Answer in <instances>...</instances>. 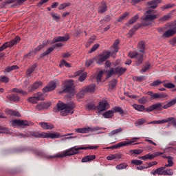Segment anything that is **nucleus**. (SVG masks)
<instances>
[{
	"label": "nucleus",
	"instance_id": "obj_1",
	"mask_svg": "<svg viewBox=\"0 0 176 176\" xmlns=\"http://www.w3.org/2000/svg\"><path fill=\"white\" fill-rule=\"evenodd\" d=\"M153 12V10H148L145 13V16L142 18V23H138L135 25L132 29H131L129 32V35L130 36H133L134 35V33L138 28H140L142 25H144V27H146L148 25H151L152 24V21L153 20H156L157 19V14H152Z\"/></svg>",
	"mask_w": 176,
	"mask_h": 176
},
{
	"label": "nucleus",
	"instance_id": "obj_2",
	"mask_svg": "<svg viewBox=\"0 0 176 176\" xmlns=\"http://www.w3.org/2000/svg\"><path fill=\"white\" fill-rule=\"evenodd\" d=\"M98 148V146H88L85 147H78L74 146L68 149L63 153L57 154L54 156H48L47 159H54V157H66V156H72L74 155H78L79 153V151H86L87 149H97Z\"/></svg>",
	"mask_w": 176,
	"mask_h": 176
},
{
	"label": "nucleus",
	"instance_id": "obj_3",
	"mask_svg": "<svg viewBox=\"0 0 176 176\" xmlns=\"http://www.w3.org/2000/svg\"><path fill=\"white\" fill-rule=\"evenodd\" d=\"M75 108V104L71 102L65 104L64 102H60L56 104V107L54 108V112H58L61 111L60 115L62 116H67L68 113H74V109Z\"/></svg>",
	"mask_w": 176,
	"mask_h": 176
},
{
	"label": "nucleus",
	"instance_id": "obj_4",
	"mask_svg": "<svg viewBox=\"0 0 176 176\" xmlns=\"http://www.w3.org/2000/svg\"><path fill=\"white\" fill-rule=\"evenodd\" d=\"M118 113L119 115H127V111H124L120 107H114L113 110H109L102 113L104 119H111L113 118V113Z\"/></svg>",
	"mask_w": 176,
	"mask_h": 176
},
{
	"label": "nucleus",
	"instance_id": "obj_5",
	"mask_svg": "<svg viewBox=\"0 0 176 176\" xmlns=\"http://www.w3.org/2000/svg\"><path fill=\"white\" fill-rule=\"evenodd\" d=\"M127 71V69L121 66H118L115 68L111 67L107 71V78H111L112 75H118V76H122L124 72Z\"/></svg>",
	"mask_w": 176,
	"mask_h": 176
},
{
	"label": "nucleus",
	"instance_id": "obj_6",
	"mask_svg": "<svg viewBox=\"0 0 176 176\" xmlns=\"http://www.w3.org/2000/svg\"><path fill=\"white\" fill-rule=\"evenodd\" d=\"M129 58H135V64L138 67L144 62V54L137 52L130 51L128 54Z\"/></svg>",
	"mask_w": 176,
	"mask_h": 176
},
{
	"label": "nucleus",
	"instance_id": "obj_7",
	"mask_svg": "<svg viewBox=\"0 0 176 176\" xmlns=\"http://www.w3.org/2000/svg\"><path fill=\"white\" fill-rule=\"evenodd\" d=\"M109 57H111V52L107 51L99 54L98 57H95L94 60L96 61V64H98V65H102L104 62L107 61Z\"/></svg>",
	"mask_w": 176,
	"mask_h": 176
},
{
	"label": "nucleus",
	"instance_id": "obj_8",
	"mask_svg": "<svg viewBox=\"0 0 176 176\" xmlns=\"http://www.w3.org/2000/svg\"><path fill=\"white\" fill-rule=\"evenodd\" d=\"M137 140H140V138H133L129 142H121L118 144L111 146L107 148V149H118V148H122V146H128V145L133 144V142H137Z\"/></svg>",
	"mask_w": 176,
	"mask_h": 176
},
{
	"label": "nucleus",
	"instance_id": "obj_9",
	"mask_svg": "<svg viewBox=\"0 0 176 176\" xmlns=\"http://www.w3.org/2000/svg\"><path fill=\"white\" fill-rule=\"evenodd\" d=\"M20 41H21L20 36H16V38L11 40L10 41L3 43L1 47H0V52H3V50H5V49H8V47H12V46H14V45H17Z\"/></svg>",
	"mask_w": 176,
	"mask_h": 176
},
{
	"label": "nucleus",
	"instance_id": "obj_10",
	"mask_svg": "<svg viewBox=\"0 0 176 176\" xmlns=\"http://www.w3.org/2000/svg\"><path fill=\"white\" fill-rule=\"evenodd\" d=\"M107 130V128H100V126L95 127H87V128H78L75 129L76 133H78L80 134H87V133H90V131H98V130Z\"/></svg>",
	"mask_w": 176,
	"mask_h": 176
},
{
	"label": "nucleus",
	"instance_id": "obj_11",
	"mask_svg": "<svg viewBox=\"0 0 176 176\" xmlns=\"http://www.w3.org/2000/svg\"><path fill=\"white\" fill-rule=\"evenodd\" d=\"M95 90H96V85L94 84H91L86 87H83L81 89L80 97H83V96H85V94H86L87 93H94Z\"/></svg>",
	"mask_w": 176,
	"mask_h": 176
},
{
	"label": "nucleus",
	"instance_id": "obj_12",
	"mask_svg": "<svg viewBox=\"0 0 176 176\" xmlns=\"http://www.w3.org/2000/svg\"><path fill=\"white\" fill-rule=\"evenodd\" d=\"M109 103L107 102V100H103L99 102L98 105L97 106V109L100 113V112H104V111H107V109H109Z\"/></svg>",
	"mask_w": 176,
	"mask_h": 176
},
{
	"label": "nucleus",
	"instance_id": "obj_13",
	"mask_svg": "<svg viewBox=\"0 0 176 176\" xmlns=\"http://www.w3.org/2000/svg\"><path fill=\"white\" fill-rule=\"evenodd\" d=\"M163 109V103H155L146 108V112H152L153 111H162Z\"/></svg>",
	"mask_w": 176,
	"mask_h": 176
},
{
	"label": "nucleus",
	"instance_id": "obj_14",
	"mask_svg": "<svg viewBox=\"0 0 176 176\" xmlns=\"http://www.w3.org/2000/svg\"><path fill=\"white\" fill-rule=\"evenodd\" d=\"M32 123L29 122L27 120H14L12 121V126H19L21 127H27V126H31Z\"/></svg>",
	"mask_w": 176,
	"mask_h": 176
},
{
	"label": "nucleus",
	"instance_id": "obj_15",
	"mask_svg": "<svg viewBox=\"0 0 176 176\" xmlns=\"http://www.w3.org/2000/svg\"><path fill=\"white\" fill-rule=\"evenodd\" d=\"M72 86H74V81L72 80L67 81L65 82L63 89L60 91V93H69V91L72 90Z\"/></svg>",
	"mask_w": 176,
	"mask_h": 176
},
{
	"label": "nucleus",
	"instance_id": "obj_16",
	"mask_svg": "<svg viewBox=\"0 0 176 176\" xmlns=\"http://www.w3.org/2000/svg\"><path fill=\"white\" fill-rule=\"evenodd\" d=\"M57 84L54 81H51L43 89V93H47L48 91H53L56 89Z\"/></svg>",
	"mask_w": 176,
	"mask_h": 176
},
{
	"label": "nucleus",
	"instance_id": "obj_17",
	"mask_svg": "<svg viewBox=\"0 0 176 176\" xmlns=\"http://www.w3.org/2000/svg\"><path fill=\"white\" fill-rule=\"evenodd\" d=\"M147 94L148 96H150L151 100H156L157 98H166V97H167V95H166V94H157L153 93L152 91H148Z\"/></svg>",
	"mask_w": 176,
	"mask_h": 176
},
{
	"label": "nucleus",
	"instance_id": "obj_18",
	"mask_svg": "<svg viewBox=\"0 0 176 176\" xmlns=\"http://www.w3.org/2000/svg\"><path fill=\"white\" fill-rule=\"evenodd\" d=\"M28 0H6L3 3V5H9L10 3H14L13 6H20L23 5L24 2H27Z\"/></svg>",
	"mask_w": 176,
	"mask_h": 176
},
{
	"label": "nucleus",
	"instance_id": "obj_19",
	"mask_svg": "<svg viewBox=\"0 0 176 176\" xmlns=\"http://www.w3.org/2000/svg\"><path fill=\"white\" fill-rule=\"evenodd\" d=\"M69 39V36L67 34L65 36H57L53 38V43H57L58 42H67Z\"/></svg>",
	"mask_w": 176,
	"mask_h": 176
},
{
	"label": "nucleus",
	"instance_id": "obj_20",
	"mask_svg": "<svg viewBox=\"0 0 176 176\" xmlns=\"http://www.w3.org/2000/svg\"><path fill=\"white\" fill-rule=\"evenodd\" d=\"M39 126H41L43 130H52V129H54V125L49 122H39Z\"/></svg>",
	"mask_w": 176,
	"mask_h": 176
},
{
	"label": "nucleus",
	"instance_id": "obj_21",
	"mask_svg": "<svg viewBox=\"0 0 176 176\" xmlns=\"http://www.w3.org/2000/svg\"><path fill=\"white\" fill-rule=\"evenodd\" d=\"M7 98L10 101H14V102H19V101H20V97L16 94H12L7 96Z\"/></svg>",
	"mask_w": 176,
	"mask_h": 176
},
{
	"label": "nucleus",
	"instance_id": "obj_22",
	"mask_svg": "<svg viewBox=\"0 0 176 176\" xmlns=\"http://www.w3.org/2000/svg\"><path fill=\"white\" fill-rule=\"evenodd\" d=\"M161 1L162 0H153L148 1L147 4L148 5L150 9H156V8H157V5L160 3Z\"/></svg>",
	"mask_w": 176,
	"mask_h": 176
},
{
	"label": "nucleus",
	"instance_id": "obj_23",
	"mask_svg": "<svg viewBox=\"0 0 176 176\" xmlns=\"http://www.w3.org/2000/svg\"><path fill=\"white\" fill-rule=\"evenodd\" d=\"M140 19V15L138 14H135L133 16L128 23H126V27H130V25H133L135 23H137V21Z\"/></svg>",
	"mask_w": 176,
	"mask_h": 176
},
{
	"label": "nucleus",
	"instance_id": "obj_24",
	"mask_svg": "<svg viewBox=\"0 0 176 176\" xmlns=\"http://www.w3.org/2000/svg\"><path fill=\"white\" fill-rule=\"evenodd\" d=\"M42 86V82L41 81H36L33 85L29 87V91L32 92L34 90H36L39 87Z\"/></svg>",
	"mask_w": 176,
	"mask_h": 176
},
{
	"label": "nucleus",
	"instance_id": "obj_25",
	"mask_svg": "<svg viewBox=\"0 0 176 176\" xmlns=\"http://www.w3.org/2000/svg\"><path fill=\"white\" fill-rule=\"evenodd\" d=\"M166 168L164 166L160 167L157 168L154 172H151V174H153V175H156L157 174L158 175H164V169Z\"/></svg>",
	"mask_w": 176,
	"mask_h": 176
},
{
	"label": "nucleus",
	"instance_id": "obj_26",
	"mask_svg": "<svg viewBox=\"0 0 176 176\" xmlns=\"http://www.w3.org/2000/svg\"><path fill=\"white\" fill-rule=\"evenodd\" d=\"M96 159V155H87L81 160L82 163H87V162H91L92 160H94Z\"/></svg>",
	"mask_w": 176,
	"mask_h": 176
},
{
	"label": "nucleus",
	"instance_id": "obj_27",
	"mask_svg": "<svg viewBox=\"0 0 176 176\" xmlns=\"http://www.w3.org/2000/svg\"><path fill=\"white\" fill-rule=\"evenodd\" d=\"M43 138H60V134L58 133H44Z\"/></svg>",
	"mask_w": 176,
	"mask_h": 176
},
{
	"label": "nucleus",
	"instance_id": "obj_28",
	"mask_svg": "<svg viewBox=\"0 0 176 176\" xmlns=\"http://www.w3.org/2000/svg\"><path fill=\"white\" fill-rule=\"evenodd\" d=\"M153 157L154 156L152 154L148 153L144 156L138 157V159H140L141 160H144V162H146V160H153Z\"/></svg>",
	"mask_w": 176,
	"mask_h": 176
},
{
	"label": "nucleus",
	"instance_id": "obj_29",
	"mask_svg": "<svg viewBox=\"0 0 176 176\" xmlns=\"http://www.w3.org/2000/svg\"><path fill=\"white\" fill-rule=\"evenodd\" d=\"M6 113L7 115H10L11 116H16L17 118H20V113L15 110L8 109L6 110Z\"/></svg>",
	"mask_w": 176,
	"mask_h": 176
},
{
	"label": "nucleus",
	"instance_id": "obj_30",
	"mask_svg": "<svg viewBox=\"0 0 176 176\" xmlns=\"http://www.w3.org/2000/svg\"><path fill=\"white\" fill-rule=\"evenodd\" d=\"M176 104V99H173L170 102H168L166 104L162 106V109H168V108H170L173 105Z\"/></svg>",
	"mask_w": 176,
	"mask_h": 176
},
{
	"label": "nucleus",
	"instance_id": "obj_31",
	"mask_svg": "<svg viewBox=\"0 0 176 176\" xmlns=\"http://www.w3.org/2000/svg\"><path fill=\"white\" fill-rule=\"evenodd\" d=\"M133 107L134 109H135L136 111H139V112H143V111H146V109H145V106L144 105L134 104Z\"/></svg>",
	"mask_w": 176,
	"mask_h": 176
},
{
	"label": "nucleus",
	"instance_id": "obj_32",
	"mask_svg": "<svg viewBox=\"0 0 176 176\" xmlns=\"http://www.w3.org/2000/svg\"><path fill=\"white\" fill-rule=\"evenodd\" d=\"M123 131V128H118L117 129L111 131L108 133L109 137H113V135H116V134H119V133H122Z\"/></svg>",
	"mask_w": 176,
	"mask_h": 176
},
{
	"label": "nucleus",
	"instance_id": "obj_33",
	"mask_svg": "<svg viewBox=\"0 0 176 176\" xmlns=\"http://www.w3.org/2000/svg\"><path fill=\"white\" fill-rule=\"evenodd\" d=\"M107 6L105 3H102L101 6L98 8V12L99 13H105L107 10Z\"/></svg>",
	"mask_w": 176,
	"mask_h": 176
},
{
	"label": "nucleus",
	"instance_id": "obj_34",
	"mask_svg": "<svg viewBox=\"0 0 176 176\" xmlns=\"http://www.w3.org/2000/svg\"><path fill=\"white\" fill-rule=\"evenodd\" d=\"M54 47L53 46L50 47L45 52L41 54L40 55V57L43 58V57H45V56H49V54H50V53H52V52H54Z\"/></svg>",
	"mask_w": 176,
	"mask_h": 176
},
{
	"label": "nucleus",
	"instance_id": "obj_35",
	"mask_svg": "<svg viewBox=\"0 0 176 176\" xmlns=\"http://www.w3.org/2000/svg\"><path fill=\"white\" fill-rule=\"evenodd\" d=\"M167 159L168 164H165L164 168H166V167H173V166H174V162L173 161V159H174V157L171 156H168Z\"/></svg>",
	"mask_w": 176,
	"mask_h": 176
},
{
	"label": "nucleus",
	"instance_id": "obj_36",
	"mask_svg": "<svg viewBox=\"0 0 176 176\" xmlns=\"http://www.w3.org/2000/svg\"><path fill=\"white\" fill-rule=\"evenodd\" d=\"M138 49L140 52V53H144L145 52V42L140 41L138 43Z\"/></svg>",
	"mask_w": 176,
	"mask_h": 176
},
{
	"label": "nucleus",
	"instance_id": "obj_37",
	"mask_svg": "<svg viewBox=\"0 0 176 176\" xmlns=\"http://www.w3.org/2000/svg\"><path fill=\"white\" fill-rule=\"evenodd\" d=\"M118 83V80L116 79H113L109 82V87L110 90H113L114 87H116V84Z\"/></svg>",
	"mask_w": 176,
	"mask_h": 176
},
{
	"label": "nucleus",
	"instance_id": "obj_38",
	"mask_svg": "<svg viewBox=\"0 0 176 176\" xmlns=\"http://www.w3.org/2000/svg\"><path fill=\"white\" fill-rule=\"evenodd\" d=\"M36 68V64L33 65L32 67H30L29 69H27L26 75L28 76L31 75L32 74V72H34V71H35Z\"/></svg>",
	"mask_w": 176,
	"mask_h": 176
},
{
	"label": "nucleus",
	"instance_id": "obj_39",
	"mask_svg": "<svg viewBox=\"0 0 176 176\" xmlns=\"http://www.w3.org/2000/svg\"><path fill=\"white\" fill-rule=\"evenodd\" d=\"M50 105H52V103L50 102H47V103H43L41 104H38L36 106L37 109H42V108H49V107H50Z\"/></svg>",
	"mask_w": 176,
	"mask_h": 176
},
{
	"label": "nucleus",
	"instance_id": "obj_40",
	"mask_svg": "<svg viewBox=\"0 0 176 176\" xmlns=\"http://www.w3.org/2000/svg\"><path fill=\"white\" fill-rule=\"evenodd\" d=\"M34 97L36 98V100H37V101H43V100H45L43 98V94H42L41 92H38L35 94Z\"/></svg>",
	"mask_w": 176,
	"mask_h": 176
},
{
	"label": "nucleus",
	"instance_id": "obj_41",
	"mask_svg": "<svg viewBox=\"0 0 176 176\" xmlns=\"http://www.w3.org/2000/svg\"><path fill=\"white\" fill-rule=\"evenodd\" d=\"M11 91H12V93H19V94H22L23 96H26L27 94V91L19 89L17 88H13Z\"/></svg>",
	"mask_w": 176,
	"mask_h": 176
},
{
	"label": "nucleus",
	"instance_id": "obj_42",
	"mask_svg": "<svg viewBox=\"0 0 176 176\" xmlns=\"http://www.w3.org/2000/svg\"><path fill=\"white\" fill-rule=\"evenodd\" d=\"M171 13H168V14L164 15V16L160 19V21H168V20L171 19Z\"/></svg>",
	"mask_w": 176,
	"mask_h": 176
},
{
	"label": "nucleus",
	"instance_id": "obj_43",
	"mask_svg": "<svg viewBox=\"0 0 176 176\" xmlns=\"http://www.w3.org/2000/svg\"><path fill=\"white\" fill-rule=\"evenodd\" d=\"M176 122V118L173 117H169L166 118V123H169L170 124L175 125Z\"/></svg>",
	"mask_w": 176,
	"mask_h": 176
},
{
	"label": "nucleus",
	"instance_id": "obj_44",
	"mask_svg": "<svg viewBox=\"0 0 176 176\" xmlns=\"http://www.w3.org/2000/svg\"><path fill=\"white\" fill-rule=\"evenodd\" d=\"M149 68H151V64L149 63H146L143 66L141 70V72L142 73L146 72L148 69H149Z\"/></svg>",
	"mask_w": 176,
	"mask_h": 176
},
{
	"label": "nucleus",
	"instance_id": "obj_45",
	"mask_svg": "<svg viewBox=\"0 0 176 176\" xmlns=\"http://www.w3.org/2000/svg\"><path fill=\"white\" fill-rule=\"evenodd\" d=\"M127 16H129V12H125L118 18V21L119 23H122V21H123V20H124Z\"/></svg>",
	"mask_w": 176,
	"mask_h": 176
},
{
	"label": "nucleus",
	"instance_id": "obj_46",
	"mask_svg": "<svg viewBox=\"0 0 176 176\" xmlns=\"http://www.w3.org/2000/svg\"><path fill=\"white\" fill-rule=\"evenodd\" d=\"M129 165L126 163H122L119 165H117L116 166V168H117V170H124V168H126Z\"/></svg>",
	"mask_w": 176,
	"mask_h": 176
},
{
	"label": "nucleus",
	"instance_id": "obj_47",
	"mask_svg": "<svg viewBox=\"0 0 176 176\" xmlns=\"http://www.w3.org/2000/svg\"><path fill=\"white\" fill-rule=\"evenodd\" d=\"M142 153V150L141 149H134V150H130L129 151V153H131V155H141V153Z\"/></svg>",
	"mask_w": 176,
	"mask_h": 176
},
{
	"label": "nucleus",
	"instance_id": "obj_48",
	"mask_svg": "<svg viewBox=\"0 0 176 176\" xmlns=\"http://www.w3.org/2000/svg\"><path fill=\"white\" fill-rule=\"evenodd\" d=\"M145 123V120H144L143 118L138 120L135 123V126H136V127H140V126H142V124H144Z\"/></svg>",
	"mask_w": 176,
	"mask_h": 176
},
{
	"label": "nucleus",
	"instance_id": "obj_49",
	"mask_svg": "<svg viewBox=\"0 0 176 176\" xmlns=\"http://www.w3.org/2000/svg\"><path fill=\"white\" fill-rule=\"evenodd\" d=\"M67 6H71V3H62L59 6L58 10H63L65 9V8H67Z\"/></svg>",
	"mask_w": 176,
	"mask_h": 176
},
{
	"label": "nucleus",
	"instance_id": "obj_50",
	"mask_svg": "<svg viewBox=\"0 0 176 176\" xmlns=\"http://www.w3.org/2000/svg\"><path fill=\"white\" fill-rule=\"evenodd\" d=\"M118 45H119V40H116V41L114 42V44H113L114 50H113V53H118V52L119 51Z\"/></svg>",
	"mask_w": 176,
	"mask_h": 176
},
{
	"label": "nucleus",
	"instance_id": "obj_51",
	"mask_svg": "<svg viewBox=\"0 0 176 176\" xmlns=\"http://www.w3.org/2000/svg\"><path fill=\"white\" fill-rule=\"evenodd\" d=\"M103 74H104V72H102V71L99 72V73L98 74V75L96 76V80H97L98 83H100V82H101V80L102 79Z\"/></svg>",
	"mask_w": 176,
	"mask_h": 176
},
{
	"label": "nucleus",
	"instance_id": "obj_52",
	"mask_svg": "<svg viewBox=\"0 0 176 176\" xmlns=\"http://www.w3.org/2000/svg\"><path fill=\"white\" fill-rule=\"evenodd\" d=\"M87 109L90 111V110H93V109H97V106H96V104H94V103H89L87 105Z\"/></svg>",
	"mask_w": 176,
	"mask_h": 176
},
{
	"label": "nucleus",
	"instance_id": "obj_53",
	"mask_svg": "<svg viewBox=\"0 0 176 176\" xmlns=\"http://www.w3.org/2000/svg\"><path fill=\"white\" fill-rule=\"evenodd\" d=\"M32 135H33V137H36V138H43V137H45V134H41L38 132H33Z\"/></svg>",
	"mask_w": 176,
	"mask_h": 176
},
{
	"label": "nucleus",
	"instance_id": "obj_54",
	"mask_svg": "<svg viewBox=\"0 0 176 176\" xmlns=\"http://www.w3.org/2000/svg\"><path fill=\"white\" fill-rule=\"evenodd\" d=\"M142 164V161L140 160H131V164H134L135 166H141Z\"/></svg>",
	"mask_w": 176,
	"mask_h": 176
},
{
	"label": "nucleus",
	"instance_id": "obj_55",
	"mask_svg": "<svg viewBox=\"0 0 176 176\" xmlns=\"http://www.w3.org/2000/svg\"><path fill=\"white\" fill-rule=\"evenodd\" d=\"M164 175H174V170L171 168L167 169L166 170H164Z\"/></svg>",
	"mask_w": 176,
	"mask_h": 176
},
{
	"label": "nucleus",
	"instance_id": "obj_56",
	"mask_svg": "<svg viewBox=\"0 0 176 176\" xmlns=\"http://www.w3.org/2000/svg\"><path fill=\"white\" fill-rule=\"evenodd\" d=\"M94 61H96V59H94V58L86 60L85 66L86 67H90L91 65V64H93V63H94Z\"/></svg>",
	"mask_w": 176,
	"mask_h": 176
},
{
	"label": "nucleus",
	"instance_id": "obj_57",
	"mask_svg": "<svg viewBox=\"0 0 176 176\" xmlns=\"http://www.w3.org/2000/svg\"><path fill=\"white\" fill-rule=\"evenodd\" d=\"M86 78H87V73H83L79 76L78 80L80 82H83Z\"/></svg>",
	"mask_w": 176,
	"mask_h": 176
},
{
	"label": "nucleus",
	"instance_id": "obj_58",
	"mask_svg": "<svg viewBox=\"0 0 176 176\" xmlns=\"http://www.w3.org/2000/svg\"><path fill=\"white\" fill-rule=\"evenodd\" d=\"M0 82L3 83H8L9 82V78L8 76H0Z\"/></svg>",
	"mask_w": 176,
	"mask_h": 176
},
{
	"label": "nucleus",
	"instance_id": "obj_59",
	"mask_svg": "<svg viewBox=\"0 0 176 176\" xmlns=\"http://www.w3.org/2000/svg\"><path fill=\"white\" fill-rule=\"evenodd\" d=\"M174 7V4L172 3H168L165 6H163L161 9H162V10H164L166 9H171V8Z\"/></svg>",
	"mask_w": 176,
	"mask_h": 176
},
{
	"label": "nucleus",
	"instance_id": "obj_60",
	"mask_svg": "<svg viewBox=\"0 0 176 176\" xmlns=\"http://www.w3.org/2000/svg\"><path fill=\"white\" fill-rule=\"evenodd\" d=\"M28 101L31 102V104H36V102H38L36 98L34 96L29 98Z\"/></svg>",
	"mask_w": 176,
	"mask_h": 176
},
{
	"label": "nucleus",
	"instance_id": "obj_61",
	"mask_svg": "<svg viewBox=\"0 0 176 176\" xmlns=\"http://www.w3.org/2000/svg\"><path fill=\"white\" fill-rule=\"evenodd\" d=\"M63 65H65V67H66L67 68H69V67H71L69 63H67V61H65L64 60H61L60 64V67H61Z\"/></svg>",
	"mask_w": 176,
	"mask_h": 176
},
{
	"label": "nucleus",
	"instance_id": "obj_62",
	"mask_svg": "<svg viewBox=\"0 0 176 176\" xmlns=\"http://www.w3.org/2000/svg\"><path fill=\"white\" fill-rule=\"evenodd\" d=\"M100 47V44H95L94 46L91 47V50L89 51V53H93L94 52H96Z\"/></svg>",
	"mask_w": 176,
	"mask_h": 176
},
{
	"label": "nucleus",
	"instance_id": "obj_63",
	"mask_svg": "<svg viewBox=\"0 0 176 176\" xmlns=\"http://www.w3.org/2000/svg\"><path fill=\"white\" fill-rule=\"evenodd\" d=\"M148 100H146V98L142 97L138 100L139 104H146V102Z\"/></svg>",
	"mask_w": 176,
	"mask_h": 176
},
{
	"label": "nucleus",
	"instance_id": "obj_64",
	"mask_svg": "<svg viewBox=\"0 0 176 176\" xmlns=\"http://www.w3.org/2000/svg\"><path fill=\"white\" fill-rule=\"evenodd\" d=\"M162 81L157 80L153 81L152 83L150 84V86H159V85H161Z\"/></svg>",
	"mask_w": 176,
	"mask_h": 176
}]
</instances>
